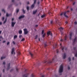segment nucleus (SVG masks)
Here are the masks:
<instances>
[{"label": "nucleus", "instance_id": "obj_1", "mask_svg": "<svg viewBox=\"0 0 77 77\" xmlns=\"http://www.w3.org/2000/svg\"><path fill=\"white\" fill-rule=\"evenodd\" d=\"M56 58H57L56 55H55L54 58L52 59V61L49 60L47 61L48 63H53V62H54V60H55V59H56Z\"/></svg>", "mask_w": 77, "mask_h": 77}, {"label": "nucleus", "instance_id": "obj_2", "mask_svg": "<svg viewBox=\"0 0 77 77\" xmlns=\"http://www.w3.org/2000/svg\"><path fill=\"white\" fill-rule=\"evenodd\" d=\"M63 65L62 64L60 66L59 72L60 73L62 72H63Z\"/></svg>", "mask_w": 77, "mask_h": 77}, {"label": "nucleus", "instance_id": "obj_3", "mask_svg": "<svg viewBox=\"0 0 77 77\" xmlns=\"http://www.w3.org/2000/svg\"><path fill=\"white\" fill-rule=\"evenodd\" d=\"M23 30L24 31V34L27 35V34L28 33V31H27V29H23Z\"/></svg>", "mask_w": 77, "mask_h": 77}, {"label": "nucleus", "instance_id": "obj_4", "mask_svg": "<svg viewBox=\"0 0 77 77\" xmlns=\"http://www.w3.org/2000/svg\"><path fill=\"white\" fill-rule=\"evenodd\" d=\"M16 23V22H11V26L12 27H14V26H15V24Z\"/></svg>", "mask_w": 77, "mask_h": 77}, {"label": "nucleus", "instance_id": "obj_5", "mask_svg": "<svg viewBox=\"0 0 77 77\" xmlns=\"http://www.w3.org/2000/svg\"><path fill=\"white\" fill-rule=\"evenodd\" d=\"M24 15H22L19 17V20H21V18H24Z\"/></svg>", "mask_w": 77, "mask_h": 77}, {"label": "nucleus", "instance_id": "obj_6", "mask_svg": "<svg viewBox=\"0 0 77 77\" xmlns=\"http://www.w3.org/2000/svg\"><path fill=\"white\" fill-rule=\"evenodd\" d=\"M72 32L70 34L69 39L70 40H71V39H72Z\"/></svg>", "mask_w": 77, "mask_h": 77}, {"label": "nucleus", "instance_id": "obj_7", "mask_svg": "<svg viewBox=\"0 0 77 77\" xmlns=\"http://www.w3.org/2000/svg\"><path fill=\"white\" fill-rule=\"evenodd\" d=\"M15 51V48H13L12 49V51L11 52V54H14V51Z\"/></svg>", "mask_w": 77, "mask_h": 77}, {"label": "nucleus", "instance_id": "obj_8", "mask_svg": "<svg viewBox=\"0 0 77 77\" xmlns=\"http://www.w3.org/2000/svg\"><path fill=\"white\" fill-rule=\"evenodd\" d=\"M76 39H77V37H75V39H73V41L72 44L73 45H74V43H75V42Z\"/></svg>", "mask_w": 77, "mask_h": 77}, {"label": "nucleus", "instance_id": "obj_9", "mask_svg": "<svg viewBox=\"0 0 77 77\" xmlns=\"http://www.w3.org/2000/svg\"><path fill=\"white\" fill-rule=\"evenodd\" d=\"M29 75V74L27 73L25 75H23V77H27V76Z\"/></svg>", "mask_w": 77, "mask_h": 77}, {"label": "nucleus", "instance_id": "obj_10", "mask_svg": "<svg viewBox=\"0 0 77 77\" xmlns=\"http://www.w3.org/2000/svg\"><path fill=\"white\" fill-rule=\"evenodd\" d=\"M64 16H65V17H66V18H68V16H67L66 14V11L65 12H64Z\"/></svg>", "mask_w": 77, "mask_h": 77}, {"label": "nucleus", "instance_id": "obj_11", "mask_svg": "<svg viewBox=\"0 0 77 77\" xmlns=\"http://www.w3.org/2000/svg\"><path fill=\"white\" fill-rule=\"evenodd\" d=\"M10 65H11V63H9L8 66H7V70H8L9 69H10Z\"/></svg>", "mask_w": 77, "mask_h": 77}, {"label": "nucleus", "instance_id": "obj_12", "mask_svg": "<svg viewBox=\"0 0 77 77\" xmlns=\"http://www.w3.org/2000/svg\"><path fill=\"white\" fill-rule=\"evenodd\" d=\"M56 23L57 24H60V21L57 20L56 21Z\"/></svg>", "mask_w": 77, "mask_h": 77}, {"label": "nucleus", "instance_id": "obj_13", "mask_svg": "<svg viewBox=\"0 0 77 77\" xmlns=\"http://www.w3.org/2000/svg\"><path fill=\"white\" fill-rule=\"evenodd\" d=\"M63 58L64 59H65L66 58V53H64V56H63Z\"/></svg>", "mask_w": 77, "mask_h": 77}, {"label": "nucleus", "instance_id": "obj_14", "mask_svg": "<svg viewBox=\"0 0 77 77\" xmlns=\"http://www.w3.org/2000/svg\"><path fill=\"white\" fill-rule=\"evenodd\" d=\"M60 48L62 49V50H63L64 48H65V47L61 46L60 47Z\"/></svg>", "mask_w": 77, "mask_h": 77}, {"label": "nucleus", "instance_id": "obj_15", "mask_svg": "<svg viewBox=\"0 0 77 77\" xmlns=\"http://www.w3.org/2000/svg\"><path fill=\"white\" fill-rule=\"evenodd\" d=\"M17 37H18V36L17 35H14V39H16V38H17Z\"/></svg>", "mask_w": 77, "mask_h": 77}, {"label": "nucleus", "instance_id": "obj_16", "mask_svg": "<svg viewBox=\"0 0 77 77\" xmlns=\"http://www.w3.org/2000/svg\"><path fill=\"white\" fill-rule=\"evenodd\" d=\"M51 33V32H50V31L48 32L47 33V34L48 36H49V35H50Z\"/></svg>", "mask_w": 77, "mask_h": 77}, {"label": "nucleus", "instance_id": "obj_17", "mask_svg": "<svg viewBox=\"0 0 77 77\" xmlns=\"http://www.w3.org/2000/svg\"><path fill=\"white\" fill-rule=\"evenodd\" d=\"M12 15V14H8L7 13L6 14V16L7 17H9V16H11Z\"/></svg>", "mask_w": 77, "mask_h": 77}, {"label": "nucleus", "instance_id": "obj_18", "mask_svg": "<svg viewBox=\"0 0 77 77\" xmlns=\"http://www.w3.org/2000/svg\"><path fill=\"white\" fill-rule=\"evenodd\" d=\"M67 35H65V36L64 39L65 41H66V39H67Z\"/></svg>", "mask_w": 77, "mask_h": 77}, {"label": "nucleus", "instance_id": "obj_19", "mask_svg": "<svg viewBox=\"0 0 77 77\" xmlns=\"http://www.w3.org/2000/svg\"><path fill=\"white\" fill-rule=\"evenodd\" d=\"M19 34H22V30H20L19 31Z\"/></svg>", "mask_w": 77, "mask_h": 77}, {"label": "nucleus", "instance_id": "obj_20", "mask_svg": "<svg viewBox=\"0 0 77 77\" xmlns=\"http://www.w3.org/2000/svg\"><path fill=\"white\" fill-rule=\"evenodd\" d=\"M37 12V10H36L35 11H34L33 13V14H35Z\"/></svg>", "mask_w": 77, "mask_h": 77}, {"label": "nucleus", "instance_id": "obj_21", "mask_svg": "<svg viewBox=\"0 0 77 77\" xmlns=\"http://www.w3.org/2000/svg\"><path fill=\"white\" fill-rule=\"evenodd\" d=\"M29 53L31 55L32 57H33V54H32L31 53V52H29Z\"/></svg>", "mask_w": 77, "mask_h": 77}, {"label": "nucleus", "instance_id": "obj_22", "mask_svg": "<svg viewBox=\"0 0 77 77\" xmlns=\"http://www.w3.org/2000/svg\"><path fill=\"white\" fill-rule=\"evenodd\" d=\"M35 7V4H33L32 5H31V8H34V7Z\"/></svg>", "mask_w": 77, "mask_h": 77}, {"label": "nucleus", "instance_id": "obj_23", "mask_svg": "<svg viewBox=\"0 0 77 77\" xmlns=\"http://www.w3.org/2000/svg\"><path fill=\"white\" fill-rule=\"evenodd\" d=\"M5 58H6V57H2L1 58V60H3V59H5Z\"/></svg>", "mask_w": 77, "mask_h": 77}, {"label": "nucleus", "instance_id": "obj_24", "mask_svg": "<svg viewBox=\"0 0 77 77\" xmlns=\"http://www.w3.org/2000/svg\"><path fill=\"white\" fill-rule=\"evenodd\" d=\"M6 21H7V18H6L5 19V21L4 22V24H5V23H6Z\"/></svg>", "mask_w": 77, "mask_h": 77}, {"label": "nucleus", "instance_id": "obj_25", "mask_svg": "<svg viewBox=\"0 0 77 77\" xmlns=\"http://www.w3.org/2000/svg\"><path fill=\"white\" fill-rule=\"evenodd\" d=\"M31 77H35V76L34 75H33V74L32 73L31 74Z\"/></svg>", "mask_w": 77, "mask_h": 77}, {"label": "nucleus", "instance_id": "obj_26", "mask_svg": "<svg viewBox=\"0 0 77 77\" xmlns=\"http://www.w3.org/2000/svg\"><path fill=\"white\" fill-rule=\"evenodd\" d=\"M45 17V15L44 14L43 15H42V16H41V17L42 18H44V17Z\"/></svg>", "mask_w": 77, "mask_h": 77}, {"label": "nucleus", "instance_id": "obj_27", "mask_svg": "<svg viewBox=\"0 0 77 77\" xmlns=\"http://www.w3.org/2000/svg\"><path fill=\"white\" fill-rule=\"evenodd\" d=\"M22 11L23 13V14H25V13H26V11H25L24 9H22Z\"/></svg>", "mask_w": 77, "mask_h": 77}, {"label": "nucleus", "instance_id": "obj_28", "mask_svg": "<svg viewBox=\"0 0 77 77\" xmlns=\"http://www.w3.org/2000/svg\"><path fill=\"white\" fill-rule=\"evenodd\" d=\"M45 36V33H44L42 35V37L44 38Z\"/></svg>", "mask_w": 77, "mask_h": 77}, {"label": "nucleus", "instance_id": "obj_29", "mask_svg": "<svg viewBox=\"0 0 77 77\" xmlns=\"http://www.w3.org/2000/svg\"><path fill=\"white\" fill-rule=\"evenodd\" d=\"M16 13H18V12H19V9H17L16 10Z\"/></svg>", "mask_w": 77, "mask_h": 77}, {"label": "nucleus", "instance_id": "obj_30", "mask_svg": "<svg viewBox=\"0 0 77 77\" xmlns=\"http://www.w3.org/2000/svg\"><path fill=\"white\" fill-rule=\"evenodd\" d=\"M25 40V39L24 38H23L21 40V41H24Z\"/></svg>", "mask_w": 77, "mask_h": 77}, {"label": "nucleus", "instance_id": "obj_31", "mask_svg": "<svg viewBox=\"0 0 77 77\" xmlns=\"http://www.w3.org/2000/svg\"><path fill=\"white\" fill-rule=\"evenodd\" d=\"M2 12H3L4 13H5V11L4 9H3L2 10Z\"/></svg>", "mask_w": 77, "mask_h": 77}, {"label": "nucleus", "instance_id": "obj_32", "mask_svg": "<svg viewBox=\"0 0 77 77\" xmlns=\"http://www.w3.org/2000/svg\"><path fill=\"white\" fill-rule=\"evenodd\" d=\"M60 30H63V28L62 27H60V28H59Z\"/></svg>", "mask_w": 77, "mask_h": 77}, {"label": "nucleus", "instance_id": "obj_33", "mask_svg": "<svg viewBox=\"0 0 77 77\" xmlns=\"http://www.w3.org/2000/svg\"><path fill=\"white\" fill-rule=\"evenodd\" d=\"M26 9H27V10L29 11V7L27 6V7Z\"/></svg>", "mask_w": 77, "mask_h": 77}, {"label": "nucleus", "instance_id": "obj_34", "mask_svg": "<svg viewBox=\"0 0 77 77\" xmlns=\"http://www.w3.org/2000/svg\"><path fill=\"white\" fill-rule=\"evenodd\" d=\"M68 59H69V62H70L71 61V57H69V58H68Z\"/></svg>", "mask_w": 77, "mask_h": 77}, {"label": "nucleus", "instance_id": "obj_35", "mask_svg": "<svg viewBox=\"0 0 77 77\" xmlns=\"http://www.w3.org/2000/svg\"><path fill=\"white\" fill-rule=\"evenodd\" d=\"M44 30H43L42 31V34H44Z\"/></svg>", "mask_w": 77, "mask_h": 77}, {"label": "nucleus", "instance_id": "obj_36", "mask_svg": "<svg viewBox=\"0 0 77 77\" xmlns=\"http://www.w3.org/2000/svg\"><path fill=\"white\" fill-rule=\"evenodd\" d=\"M75 57H77V51L76 52V54H75Z\"/></svg>", "mask_w": 77, "mask_h": 77}, {"label": "nucleus", "instance_id": "obj_37", "mask_svg": "<svg viewBox=\"0 0 77 77\" xmlns=\"http://www.w3.org/2000/svg\"><path fill=\"white\" fill-rule=\"evenodd\" d=\"M36 0H34V3L33 4H34L35 5V3H36Z\"/></svg>", "mask_w": 77, "mask_h": 77}, {"label": "nucleus", "instance_id": "obj_38", "mask_svg": "<svg viewBox=\"0 0 77 77\" xmlns=\"http://www.w3.org/2000/svg\"><path fill=\"white\" fill-rule=\"evenodd\" d=\"M37 38H38V35H36V36L35 37V39H37Z\"/></svg>", "mask_w": 77, "mask_h": 77}, {"label": "nucleus", "instance_id": "obj_39", "mask_svg": "<svg viewBox=\"0 0 77 77\" xmlns=\"http://www.w3.org/2000/svg\"><path fill=\"white\" fill-rule=\"evenodd\" d=\"M19 37L20 38H21V37H22V35H20L19 36Z\"/></svg>", "mask_w": 77, "mask_h": 77}, {"label": "nucleus", "instance_id": "obj_40", "mask_svg": "<svg viewBox=\"0 0 77 77\" xmlns=\"http://www.w3.org/2000/svg\"><path fill=\"white\" fill-rule=\"evenodd\" d=\"M5 20V17H3L2 18V20L4 21V20Z\"/></svg>", "mask_w": 77, "mask_h": 77}, {"label": "nucleus", "instance_id": "obj_41", "mask_svg": "<svg viewBox=\"0 0 77 77\" xmlns=\"http://www.w3.org/2000/svg\"><path fill=\"white\" fill-rule=\"evenodd\" d=\"M53 22L52 21H51V24H53Z\"/></svg>", "mask_w": 77, "mask_h": 77}, {"label": "nucleus", "instance_id": "obj_42", "mask_svg": "<svg viewBox=\"0 0 77 77\" xmlns=\"http://www.w3.org/2000/svg\"><path fill=\"white\" fill-rule=\"evenodd\" d=\"M63 13H62L60 14V16H62V15H63Z\"/></svg>", "mask_w": 77, "mask_h": 77}, {"label": "nucleus", "instance_id": "obj_43", "mask_svg": "<svg viewBox=\"0 0 77 77\" xmlns=\"http://www.w3.org/2000/svg\"><path fill=\"white\" fill-rule=\"evenodd\" d=\"M13 43L14 44V45H15V42L14 41L13 42Z\"/></svg>", "mask_w": 77, "mask_h": 77}, {"label": "nucleus", "instance_id": "obj_44", "mask_svg": "<svg viewBox=\"0 0 77 77\" xmlns=\"http://www.w3.org/2000/svg\"><path fill=\"white\" fill-rule=\"evenodd\" d=\"M10 43L9 42H8L7 44V45H8Z\"/></svg>", "mask_w": 77, "mask_h": 77}, {"label": "nucleus", "instance_id": "obj_45", "mask_svg": "<svg viewBox=\"0 0 77 77\" xmlns=\"http://www.w3.org/2000/svg\"><path fill=\"white\" fill-rule=\"evenodd\" d=\"M75 24H77V22L76 21L75 22H74Z\"/></svg>", "mask_w": 77, "mask_h": 77}, {"label": "nucleus", "instance_id": "obj_46", "mask_svg": "<svg viewBox=\"0 0 77 77\" xmlns=\"http://www.w3.org/2000/svg\"><path fill=\"white\" fill-rule=\"evenodd\" d=\"M3 65H5L6 64V63H5V62H4L3 63Z\"/></svg>", "mask_w": 77, "mask_h": 77}, {"label": "nucleus", "instance_id": "obj_47", "mask_svg": "<svg viewBox=\"0 0 77 77\" xmlns=\"http://www.w3.org/2000/svg\"><path fill=\"white\" fill-rule=\"evenodd\" d=\"M75 2H74L73 3V5H75Z\"/></svg>", "mask_w": 77, "mask_h": 77}, {"label": "nucleus", "instance_id": "obj_48", "mask_svg": "<svg viewBox=\"0 0 77 77\" xmlns=\"http://www.w3.org/2000/svg\"><path fill=\"white\" fill-rule=\"evenodd\" d=\"M47 44H45V47H47Z\"/></svg>", "mask_w": 77, "mask_h": 77}, {"label": "nucleus", "instance_id": "obj_49", "mask_svg": "<svg viewBox=\"0 0 77 77\" xmlns=\"http://www.w3.org/2000/svg\"><path fill=\"white\" fill-rule=\"evenodd\" d=\"M63 41V40L62 39H61L60 40V41H61V42H62V41Z\"/></svg>", "mask_w": 77, "mask_h": 77}, {"label": "nucleus", "instance_id": "obj_50", "mask_svg": "<svg viewBox=\"0 0 77 77\" xmlns=\"http://www.w3.org/2000/svg\"><path fill=\"white\" fill-rule=\"evenodd\" d=\"M46 62H47V61H44L43 62V63H46Z\"/></svg>", "mask_w": 77, "mask_h": 77}, {"label": "nucleus", "instance_id": "obj_51", "mask_svg": "<svg viewBox=\"0 0 77 77\" xmlns=\"http://www.w3.org/2000/svg\"><path fill=\"white\" fill-rule=\"evenodd\" d=\"M14 70L13 69H12L11 70H10V72H11V71H12Z\"/></svg>", "mask_w": 77, "mask_h": 77}, {"label": "nucleus", "instance_id": "obj_52", "mask_svg": "<svg viewBox=\"0 0 77 77\" xmlns=\"http://www.w3.org/2000/svg\"><path fill=\"white\" fill-rule=\"evenodd\" d=\"M2 22H0V25H2Z\"/></svg>", "mask_w": 77, "mask_h": 77}, {"label": "nucleus", "instance_id": "obj_53", "mask_svg": "<svg viewBox=\"0 0 77 77\" xmlns=\"http://www.w3.org/2000/svg\"><path fill=\"white\" fill-rule=\"evenodd\" d=\"M73 49H74V50H75V49H76V47H75L73 48Z\"/></svg>", "mask_w": 77, "mask_h": 77}, {"label": "nucleus", "instance_id": "obj_54", "mask_svg": "<svg viewBox=\"0 0 77 77\" xmlns=\"http://www.w3.org/2000/svg\"><path fill=\"white\" fill-rule=\"evenodd\" d=\"M68 69H70V67L69 66H68Z\"/></svg>", "mask_w": 77, "mask_h": 77}, {"label": "nucleus", "instance_id": "obj_55", "mask_svg": "<svg viewBox=\"0 0 77 77\" xmlns=\"http://www.w3.org/2000/svg\"><path fill=\"white\" fill-rule=\"evenodd\" d=\"M16 70L17 71H18V68H16Z\"/></svg>", "mask_w": 77, "mask_h": 77}, {"label": "nucleus", "instance_id": "obj_56", "mask_svg": "<svg viewBox=\"0 0 77 77\" xmlns=\"http://www.w3.org/2000/svg\"><path fill=\"white\" fill-rule=\"evenodd\" d=\"M66 13H67V12H69V10H68V11H66Z\"/></svg>", "mask_w": 77, "mask_h": 77}, {"label": "nucleus", "instance_id": "obj_57", "mask_svg": "<svg viewBox=\"0 0 77 77\" xmlns=\"http://www.w3.org/2000/svg\"><path fill=\"white\" fill-rule=\"evenodd\" d=\"M38 25H35V27H38Z\"/></svg>", "mask_w": 77, "mask_h": 77}, {"label": "nucleus", "instance_id": "obj_58", "mask_svg": "<svg viewBox=\"0 0 77 77\" xmlns=\"http://www.w3.org/2000/svg\"><path fill=\"white\" fill-rule=\"evenodd\" d=\"M5 42H6V41H4L3 42V43H5Z\"/></svg>", "mask_w": 77, "mask_h": 77}, {"label": "nucleus", "instance_id": "obj_59", "mask_svg": "<svg viewBox=\"0 0 77 77\" xmlns=\"http://www.w3.org/2000/svg\"><path fill=\"white\" fill-rule=\"evenodd\" d=\"M29 2H27V5H29Z\"/></svg>", "mask_w": 77, "mask_h": 77}, {"label": "nucleus", "instance_id": "obj_60", "mask_svg": "<svg viewBox=\"0 0 77 77\" xmlns=\"http://www.w3.org/2000/svg\"><path fill=\"white\" fill-rule=\"evenodd\" d=\"M45 76L44 75H42L41 77H44Z\"/></svg>", "mask_w": 77, "mask_h": 77}, {"label": "nucleus", "instance_id": "obj_61", "mask_svg": "<svg viewBox=\"0 0 77 77\" xmlns=\"http://www.w3.org/2000/svg\"><path fill=\"white\" fill-rule=\"evenodd\" d=\"M14 18H12V21H14Z\"/></svg>", "mask_w": 77, "mask_h": 77}, {"label": "nucleus", "instance_id": "obj_62", "mask_svg": "<svg viewBox=\"0 0 77 77\" xmlns=\"http://www.w3.org/2000/svg\"><path fill=\"white\" fill-rule=\"evenodd\" d=\"M3 72H5V69H3Z\"/></svg>", "mask_w": 77, "mask_h": 77}, {"label": "nucleus", "instance_id": "obj_63", "mask_svg": "<svg viewBox=\"0 0 77 77\" xmlns=\"http://www.w3.org/2000/svg\"><path fill=\"white\" fill-rule=\"evenodd\" d=\"M39 2H37V4H38V5H39Z\"/></svg>", "mask_w": 77, "mask_h": 77}, {"label": "nucleus", "instance_id": "obj_64", "mask_svg": "<svg viewBox=\"0 0 77 77\" xmlns=\"http://www.w3.org/2000/svg\"><path fill=\"white\" fill-rule=\"evenodd\" d=\"M12 2H14V0H12Z\"/></svg>", "mask_w": 77, "mask_h": 77}]
</instances>
